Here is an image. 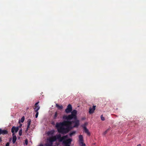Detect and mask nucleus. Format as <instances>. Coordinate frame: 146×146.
I'll return each instance as SVG.
<instances>
[{"mask_svg":"<svg viewBox=\"0 0 146 146\" xmlns=\"http://www.w3.org/2000/svg\"><path fill=\"white\" fill-rule=\"evenodd\" d=\"M101 119L102 120L104 121L105 120V118L104 117H103V115H101Z\"/></svg>","mask_w":146,"mask_h":146,"instance_id":"393cba45","label":"nucleus"},{"mask_svg":"<svg viewBox=\"0 0 146 146\" xmlns=\"http://www.w3.org/2000/svg\"><path fill=\"white\" fill-rule=\"evenodd\" d=\"M72 121H64L62 122L56 123V127L59 133L62 134L68 133L71 129Z\"/></svg>","mask_w":146,"mask_h":146,"instance_id":"f257e3e1","label":"nucleus"},{"mask_svg":"<svg viewBox=\"0 0 146 146\" xmlns=\"http://www.w3.org/2000/svg\"><path fill=\"white\" fill-rule=\"evenodd\" d=\"M19 130L18 127H16L15 126H13L11 128V131L13 134H15Z\"/></svg>","mask_w":146,"mask_h":146,"instance_id":"6e6552de","label":"nucleus"},{"mask_svg":"<svg viewBox=\"0 0 146 146\" xmlns=\"http://www.w3.org/2000/svg\"><path fill=\"white\" fill-rule=\"evenodd\" d=\"M96 106L93 105L92 108L90 107L89 108V114H91L94 113L96 109Z\"/></svg>","mask_w":146,"mask_h":146,"instance_id":"1a4fd4ad","label":"nucleus"},{"mask_svg":"<svg viewBox=\"0 0 146 146\" xmlns=\"http://www.w3.org/2000/svg\"><path fill=\"white\" fill-rule=\"evenodd\" d=\"M8 133V131L7 130H2L0 128V135L2 134L3 135Z\"/></svg>","mask_w":146,"mask_h":146,"instance_id":"9b49d317","label":"nucleus"},{"mask_svg":"<svg viewBox=\"0 0 146 146\" xmlns=\"http://www.w3.org/2000/svg\"><path fill=\"white\" fill-rule=\"evenodd\" d=\"M2 141V140L1 137H0V142H1Z\"/></svg>","mask_w":146,"mask_h":146,"instance_id":"2f4dec72","label":"nucleus"},{"mask_svg":"<svg viewBox=\"0 0 146 146\" xmlns=\"http://www.w3.org/2000/svg\"><path fill=\"white\" fill-rule=\"evenodd\" d=\"M29 108H28V107L27 108V110H28V109H29Z\"/></svg>","mask_w":146,"mask_h":146,"instance_id":"72a5a7b5","label":"nucleus"},{"mask_svg":"<svg viewBox=\"0 0 146 146\" xmlns=\"http://www.w3.org/2000/svg\"><path fill=\"white\" fill-rule=\"evenodd\" d=\"M25 144H26V145H27L28 144V140L27 139H26L25 140Z\"/></svg>","mask_w":146,"mask_h":146,"instance_id":"a878e982","label":"nucleus"},{"mask_svg":"<svg viewBox=\"0 0 146 146\" xmlns=\"http://www.w3.org/2000/svg\"><path fill=\"white\" fill-rule=\"evenodd\" d=\"M87 125V123H84V124L83 125H84L86 126V125Z\"/></svg>","mask_w":146,"mask_h":146,"instance_id":"c85d7f7f","label":"nucleus"},{"mask_svg":"<svg viewBox=\"0 0 146 146\" xmlns=\"http://www.w3.org/2000/svg\"><path fill=\"white\" fill-rule=\"evenodd\" d=\"M68 137V136L67 135L63 136V138L64 139V140H66L65 139L67 138Z\"/></svg>","mask_w":146,"mask_h":146,"instance_id":"bb28decb","label":"nucleus"},{"mask_svg":"<svg viewBox=\"0 0 146 146\" xmlns=\"http://www.w3.org/2000/svg\"><path fill=\"white\" fill-rule=\"evenodd\" d=\"M27 129L25 130V132H27L28 131L29 128L30 127V126L31 122V119H28L27 121Z\"/></svg>","mask_w":146,"mask_h":146,"instance_id":"4468645a","label":"nucleus"},{"mask_svg":"<svg viewBox=\"0 0 146 146\" xmlns=\"http://www.w3.org/2000/svg\"><path fill=\"white\" fill-rule=\"evenodd\" d=\"M79 145L81 146H86V144L84 143V140L83 136L80 135L79 136Z\"/></svg>","mask_w":146,"mask_h":146,"instance_id":"7ed1b4c3","label":"nucleus"},{"mask_svg":"<svg viewBox=\"0 0 146 146\" xmlns=\"http://www.w3.org/2000/svg\"><path fill=\"white\" fill-rule=\"evenodd\" d=\"M58 113L57 111L56 112L54 115L53 118L54 119H56L58 115Z\"/></svg>","mask_w":146,"mask_h":146,"instance_id":"aec40b11","label":"nucleus"},{"mask_svg":"<svg viewBox=\"0 0 146 146\" xmlns=\"http://www.w3.org/2000/svg\"><path fill=\"white\" fill-rule=\"evenodd\" d=\"M56 137L57 139H58L60 142H62V141H63L64 140V139L63 138V136L62 137H61V135L60 134L56 135Z\"/></svg>","mask_w":146,"mask_h":146,"instance_id":"ddd939ff","label":"nucleus"},{"mask_svg":"<svg viewBox=\"0 0 146 146\" xmlns=\"http://www.w3.org/2000/svg\"><path fill=\"white\" fill-rule=\"evenodd\" d=\"M72 141V139H71L69 138L67 139L64 140L63 141V143L65 145H70L71 144V142Z\"/></svg>","mask_w":146,"mask_h":146,"instance_id":"39448f33","label":"nucleus"},{"mask_svg":"<svg viewBox=\"0 0 146 146\" xmlns=\"http://www.w3.org/2000/svg\"><path fill=\"white\" fill-rule=\"evenodd\" d=\"M137 146H141V145L140 144H139L137 145Z\"/></svg>","mask_w":146,"mask_h":146,"instance_id":"7c9ffc66","label":"nucleus"},{"mask_svg":"<svg viewBox=\"0 0 146 146\" xmlns=\"http://www.w3.org/2000/svg\"><path fill=\"white\" fill-rule=\"evenodd\" d=\"M19 134L20 136H21L22 135V129H20L19 131Z\"/></svg>","mask_w":146,"mask_h":146,"instance_id":"4be33fe9","label":"nucleus"},{"mask_svg":"<svg viewBox=\"0 0 146 146\" xmlns=\"http://www.w3.org/2000/svg\"><path fill=\"white\" fill-rule=\"evenodd\" d=\"M77 113V111L76 110H73L71 112V114L70 115L68 116L64 115L63 117V118L67 120H70L72 119H77L76 115Z\"/></svg>","mask_w":146,"mask_h":146,"instance_id":"f03ea898","label":"nucleus"},{"mask_svg":"<svg viewBox=\"0 0 146 146\" xmlns=\"http://www.w3.org/2000/svg\"><path fill=\"white\" fill-rule=\"evenodd\" d=\"M82 127L84 130L85 132L88 135L90 136V133L89 132L86 126H85L84 125H83L82 126Z\"/></svg>","mask_w":146,"mask_h":146,"instance_id":"f8f14e48","label":"nucleus"},{"mask_svg":"<svg viewBox=\"0 0 146 146\" xmlns=\"http://www.w3.org/2000/svg\"><path fill=\"white\" fill-rule=\"evenodd\" d=\"M53 143H47L45 144V146H52Z\"/></svg>","mask_w":146,"mask_h":146,"instance_id":"6ab92c4d","label":"nucleus"},{"mask_svg":"<svg viewBox=\"0 0 146 146\" xmlns=\"http://www.w3.org/2000/svg\"><path fill=\"white\" fill-rule=\"evenodd\" d=\"M57 140L56 135V136H52L48 139V141H49V143H52L56 141Z\"/></svg>","mask_w":146,"mask_h":146,"instance_id":"20e7f679","label":"nucleus"},{"mask_svg":"<svg viewBox=\"0 0 146 146\" xmlns=\"http://www.w3.org/2000/svg\"><path fill=\"white\" fill-rule=\"evenodd\" d=\"M22 125L21 124H20V125L18 127H21V126Z\"/></svg>","mask_w":146,"mask_h":146,"instance_id":"c756f323","label":"nucleus"},{"mask_svg":"<svg viewBox=\"0 0 146 146\" xmlns=\"http://www.w3.org/2000/svg\"><path fill=\"white\" fill-rule=\"evenodd\" d=\"M76 133V132L75 131H73L72 132L70 133H69V135L71 137L74 134Z\"/></svg>","mask_w":146,"mask_h":146,"instance_id":"412c9836","label":"nucleus"},{"mask_svg":"<svg viewBox=\"0 0 146 146\" xmlns=\"http://www.w3.org/2000/svg\"><path fill=\"white\" fill-rule=\"evenodd\" d=\"M40 146H44L42 144H41L40 145Z\"/></svg>","mask_w":146,"mask_h":146,"instance_id":"473e14b6","label":"nucleus"},{"mask_svg":"<svg viewBox=\"0 0 146 146\" xmlns=\"http://www.w3.org/2000/svg\"><path fill=\"white\" fill-rule=\"evenodd\" d=\"M39 103V102H38L36 103L35 104V107L34 108L35 111H36L37 110V111H38L40 108V107L38 105Z\"/></svg>","mask_w":146,"mask_h":146,"instance_id":"9d476101","label":"nucleus"},{"mask_svg":"<svg viewBox=\"0 0 146 146\" xmlns=\"http://www.w3.org/2000/svg\"><path fill=\"white\" fill-rule=\"evenodd\" d=\"M35 112L36 113V115H35V117L36 118H37L38 117V111H37V110L35 111Z\"/></svg>","mask_w":146,"mask_h":146,"instance_id":"5701e85b","label":"nucleus"},{"mask_svg":"<svg viewBox=\"0 0 146 146\" xmlns=\"http://www.w3.org/2000/svg\"><path fill=\"white\" fill-rule=\"evenodd\" d=\"M24 120H25L24 117L23 116L21 118V122L22 123L24 121Z\"/></svg>","mask_w":146,"mask_h":146,"instance_id":"b1692460","label":"nucleus"},{"mask_svg":"<svg viewBox=\"0 0 146 146\" xmlns=\"http://www.w3.org/2000/svg\"><path fill=\"white\" fill-rule=\"evenodd\" d=\"M74 120V121H72V124L73 123H74L73 127H78L79 125V121L77 119Z\"/></svg>","mask_w":146,"mask_h":146,"instance_id":"0eeeda50","label":"nucleus"},{"mask_svg":"<svg viewBox=\"0 0 146 146\" xmlns=\"http://www.w3.org/2000/svg\"><path fill=\"white\" fill-rule=\"evenodd\" d=\"M56 107L59 109V110H62L63 108V107L61 105L60 106L58 104H56Z\"/></svg>","mask_w":146,"mask_h":146,"instance_id":"f3484780","label":"nucleus"},{"mask_svg":"<svg viewBox=\"0 0 146 146\" xmlns=\"http://www.w3.org/2000/svg\"><path fill=\"white\" fill-rule=\"evenodd\" d=\"M13 136L12 142L13 143H15L17 139V137L15 134H13Z\"/></svg>","mask_w":146,"mask_h":146,"instance_id":"2eb2a0df","label":"nucleus"},{"mask_svg":"<svg viewBox=\"0 0 146 146\" xmlns=\"http://www.w3.org/2000/svg\"><path fill=\"white\" fill-rule=\"evenodd\" d=\"M72 105L69 104L67 106V108L66 109L65 111L66 113H69L71 112L72 110Z\"/></svg>","mask_w":146,"mask_h":146,"instance_id":"423d86ee","label":"nucleus"},{"mask_svg":"<svg viewBox=\"0 0 146 146\" xmlns=\"http://www.w3.org/2000/svg\"><path fill=\"white\" fill-rule=\"evenodd\" d=\"M9 146V142H7L5 146Z\"/></svg>","mask_w":146,"mask_h":146,"instance_id":"cd10ccee","label":"nucleus"},{"mask_svg":"<svg viewBox=\"0 0 146 146\" xmlns=\"http://www.w3.org/2000/svg\"><path fill=\"white\" fill-rule=\"evenodd\" d=\"M54 132L55 131L54 130H52L48 131L47 132V134L48 135H52L54 134Z\"/></svg>","mask_w":146,"mask_h":146,"instance_id":"dca6fc26","label":"nucleus"},{"mask_svg":"<svg viewBox=\"0 0 146 146\" xmlns=\"http://www.w3.org/2000/svg\"><path fill=\"white\" fill-rule=\"evenodd\" d=\"M65 146H70V145H65Z\"/></svg>","mask_w":146,"mask_h":146,"instance_id":"f704fd0d","label":"nucleus"},{"mask_svg":"<svg viewBox=\"0 0 146 146\" xmlns=\"http://www.w3.org/2000/svg\"><path fill=\"white\" fill-rule=\"evenodd\" d=\"M110 128H108L105 131H104L103 133V135H106L108 132L110 130Z\"/></svg>","mask_w":146,"mask_h":146,"instance_id":"a211bd4d","label":"nucleus"}]
</instances>
